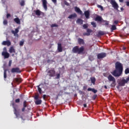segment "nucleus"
Returning <instances> with one entry per match:
<instances>
[{
	"label": "nucleus",
	"instance_id": "58836bf2",
	"mask_svg": "<svg viewBox=\"0 0 129 129\" xmlns=\"http://www.w3.org/2000/svg\"><path fill=\"white\" fill-rule=\"evenodd\" d=\"M34 99H35V100H38L39 99V95H35L34 97Z\"/></svg>",
	"mask_w": 129,
	"mask_h": 129
},
{
	"label": "nucleus",
	"instance_id": "20e7f679",
	"mask_svg": "<svg viewBox=\"0 0 129 129\" xmlns=\"http://www.w3.org/2000/svg\"><path fill=\"white\" fill-rule=\"evenodd\" d=\"M108 80H109V81H110V82H112L111 86V87H114V86H115V78H114V77H112L111 76V75H109L108 77Z\"/></svg>",
	"mask_w": 129,
	"mask_h": 129
},
{
	"label": "nucleus",
	"instance_id": "338daca9",
	"mask_svg": "<svg viewBox=\"0 0 129 129\" xmlns=\"http://www.w3.org/2000/svg\"><path fill=\"white\" fill-rule=\"evenodd\" d=\"M89 60H93L91 59V57H90V56L89 57Z\"/></svg>",
	"mask_w": 129,
	"mask_h": 129
},
{
	"label": "nucleus",
	"instance_id": "79ce46f5",
	"mask_svg": "<svg viewBox=\"0 0 129 129\" xmlns=\"http://www.w3.org/2000/svg\"><path fill=\"white\" fill-rule=\"evenodd\" d=\"M4 25H7L8 24V20H4L3 21Z\"/></svg>",
	"mask_w": 129,
	"mask_h": 129
},
{
	"label": "nucleus",
	"instance_id": "2f4dec72",
	"mask_svg": "<svg viewBox=\"0 0 129 129\" xmlns=\"http://www.w3.org/2000/svg\"><path fill=\"white\" fill-rule=\"evenodd\" d=\"M105 33H104V32L103 31H100L98 32V35H99V36H103V35H105Z\"/></svg>",
	"mask_w": 129,
	"mask_h": 129
},
{
	"label": "nucleus",
	"instance_id": "f257e3e1",
	"mask_svg": "<svg viewBox=\"0 0 129 129\" xmlns=\"http://www.w3.org/2000/svg\"><path fill=\"white\" fill-rule=\"evenodd\" d=\"M115 70L111 73V74L115 77H119V76L122 74L123 66L120 62L116 61L115 63Z\"/></svg>",
	"mask_w": 129,
	"mask_h": 129
},
{
	"label": "nucleus",
	"instance_id": "6ab92c4d",
	"mask_svg": "<svg viewBox=\"0 0 129 129\" xmlns=\"http://www.w3.org/2000/svg\"><path fill=\"white\" fill-rule=\"evenodd\" d=\"M22 81H23V80L21 78H16L14 79V82H16V83H21Z\"/></svg>",
	"mask_w": 129,
	"mask_h": 129
},
{
	"label": "nucleus",
	"instance_id": "b1692460",
	"mask_svg": "<svg viewBox=\"0 0 129 129\" xmlns=\"http://www.w3.org/2000/svg\"><path fill=\"white\" fill-rule=\"evenodd\" d=\"M78 42L79 45H84V40L81 38L78 39Z\"/></svg>",
	"mask_w": 129,
	"mask_h": 129
},
{
	"label": "nucleus",
	"instance_id": "49530a36",
	"mask_svg": "<svg viewBox=\"0 0 129 129\" xmlns=\"http://www.w3.org/2000/svg\"><path fill=\"white\" fill-rule=\"evenodd\" d=\"M25 110H26V107H23V108L21 109V111H22V112H24Z\"/></svg>",
	"mask_w": 129,
	"mask_h": 129
},
{
	"label": "nucleus",
	"instance_id": "423d86ee",
	"mask_svg": "<svg viewBox=\"0 0 129 129\" xmlns=\"http://www.w3.org/2000/svg\"><path fill=\"white\" fill-rule=\"evenodd\" d=\"M34 13H35V15L38 17H40V16L41 15L42 16V17H44L45 16V13L41 12L40 10H34Z\"/></svg>",
	"mask_w": 129,
	"mask_h": 129
},
{
	"label": "nucleus",
	"instance_id": "774afa93",
	"mask_svg": "<svg viewBox=\"0 0 129 129\" xmlns=\"http://www.w3.org/2000/svg\"><path fill=\"white\" fill-rule=\"evenodd\" d=\"M67 93V94H68V93Z\"/></svg>",
	"mask_w": 129,
	"mask_h": 129
},
{
	"label": "nucleus",
	"instance_id": "864d4df0",
	"mask_svg": "<svg viewBox=\"0 0 129 129\" xmlns=\"http://www.w3.org/2000/svg\"><path fill=\"white\" fill-rule=\"evenodd\" d=\"M9 66H12V60L9 61Z\"/></svg>",
	"mask_w": 129,
	"mask_h": 129
},
{
	"label": "nucleus",
	"instance_id": "680f3d73",
	"mask_svg": "<svg viewBox=\"0 0 129 129\" xmlns=\"http://www.w3.org/2000/svg\"><path fill=\"white\" fill-rule=\"evenodd\" d=\"M104 87L105 89H107V86H104Z\"/></svg>",
	"mask_w": 129,
	"mask_h": 129
},
{
	"label": "nucleus",
	"instance_id": "412c9836",
	"mask_svg": "<svg viewBox=\"0 0 129 129\" xmlns=\"http://www.w3.org/2000/svg\"><path fill=\"white\" fill-rule=\"evenodd\" d=\"M84 15L86 19H89V16H90V13L89 12V11L88 10L85 11Z\"/></svg>",
	"mask_w": 129,
	"mask_h": 129
},
{
	"label": "nucleus",
	"instance_id": "f8f14e48",
	"mask_svg": "<svg viewBox=\"0 0 129 129\" xmlns=\"http://www.w3.org/2000/svg\"><path fill=\"white\" fill-rule=\"evenodd\" d=\"M42 2V5L43 8L44 9L45 11H47L48 10V7H47V4L48 2H47V0H41Z\"/></svg>",
	"mask_w": 129,
	"mask_h": 129
},
{
	"label": "nucleus",
	"instance_id": "37998d69",
	"mask_svg": "<svg viewBox=\"0 0 129 129\" xmlns=\"http://www.w3.org/2000/svg\"><path fill=\"white\" fill-rule=\"evenodd\" d=\"M56 79H60V74H56V77H55Z\"/></svg>",
	"mask_w": 129,
	"mask_h": 129
},
{
	"label": "nucleus",
	"instance_id": "aec40b11",
	"mask_svg": "<svg viewBox=\"0 0 129 129\" xmlns=\"http://www.w3.org/2000/svg\"><path fill=\"white\" fill-rule=\"evenodd\" d=\"M57 50L58 52H62L63 49L62 48V44L61 43L57 44Z\"/></svg>",
	"mask_w": 129,
	"mask_h": 129
},
{
	"label": "nucleus",
	"instance_id": "e2e57ef3",
	"mask_svg": "<svg viewBox=\"0 0 129 129\" xmlns=\"http://www.w3.org/2000/svg\"><path fill=\"white\" fill-rule=\"evenodd\" d=\"M125 49H126V47L123 46V50H125Z\"/></svg>",
	"mask_w": 129,
	"mask_h": 129
},
{
	"label": "nucleus",
	"instance_id": "3c124183",
	"mask_svg": "<svg viewBox=\"0 0 129 129\" xmlns=\"http://www.w3.org/2000/svg\"><path fill=\"white\" fill-rule=\"evenodd\" d=\"M11 17V14H7V19H9Z\"/></svg>",
	"mask_w": 129,
	"mask_h": 129
},
{
	"label": "nucleus",
	"instance_id": "13d9d810",
	"mask_svg": "<svg viewBox=\"0 0 129 129\" xmlns=\"http://www.w3.org/2000/svg\"><path fill=\"white\" fill-rule=\"evenodd\" d=\"M46 95H43V99H46Z\"/></svg>",
	"mask_w": 129,
	"mask_h": 129
},
{
	"label": "nucleus",
	"instance_id": "f03ea898",
	"mask_svg": "<svg viewBox=\"0 0 129 129\" xmlns=\"http://www.w3.org/2000/svg\"><path fill=\"white\" fill-rule=\"evenodd\" d=\"M84 51V47L83 46L79 48V46H76L73 48L72 52L73 53L81 54V53H83Z\"/></svg>",
	"mask_w": 129,
	"mask_h": 129
},
{
	"label": "nucleus",
	"instance_id": "0eeeda50",
	"mask_svg": "<svg viewBox=\"0 0 129 129\" xmlns=\"http://www.w3.org/2000/svg\"><path fill=\"white\" fill-rule=\"evenodd\" d=\"M110 4L112 5L113 8H114L115 10L118 9V5H117V3H116L114 0H111Z\"/></svg>",
	"mask_w": 129,
	"mask_h": 129
},
{
	"label": "nucleus",
	"instance_id": "e433bc0d",
	"mask_svg": "<svg viewBox=\"0 0 129 129\" xmlns=\"http://www.w3.org/2000/svg\"><path fill=\"white\" fill-rule=\"evenodd\" d=\"M24 43H25V41H24V40L21 41L19 43L20 46H24Z\"/></svg>",
	"mask_w": 129,
	"mask_h": 129
},
{
	"label": "nucleus",
	"instance_id": "a18cd8bd",
	"mask_svg": "<svg viewBox=\"0 0 129 129\" xmlns=\"http://www.w3.org/2000/svg\"><path fill=\"white\" fill-rule=\"evenodd\" d=\"M15 102H16V103H20V99H16L15 100Z\"/></svg>",
	"mask_w": 129,
	"mask_h": 129
},
{
	"label": "nucleus",
	"instance_id": "a19ab883",
	"mask_svg": "<svg viewBox=\"0 0 129 129\" xmlns=\"http://www.w3.org/2000/svg\"><path fill=\"white\" fill-rule=\"evenodd\" d=\"M103 22L105 23L104 25H105V26H108L109 23L107 21H103Z\"/></svg>",
	"mask_w": 129,
	"mask_h": 129
},
{
	"label": "nucleus",
	"instance_id": "6e6d98bb",
	"mask_svg": "<svg viewBox=\"0 0 129 129\" xmlns=\"http://www.w3.org/2000/svg\"><path fill=\"white\" fill-rule=\"evenodd\" d=\"M86 89H87V86H84L83 87V90H86Z\"/></svg>",
	"mask_w": 129,
	"mask_h": 129
},
{
	"label": "nucleus",
	"instance_id": "39448f33",
	"mask_svg": "<svg viewBox=\"0 0 129 129\" xmlns=\"http://www.w3.org/2000/svg\"><path fill=\"white\" fill-rule=\"evenodd\" d=\"M129 81V77H128L126 80L124 79H122L118 83L119 86H124L126 83H127Z\"/></svg>",
	"mask_w": 129,
	"mask_h": 129
},
{
	"label": "nucleus",
	"instance_id": "1a4fd4ad",
	"mask_svg": "<svg viewBox=\"0 0 129 129\" xmlns=\"http://www.w3.org/2000/svg\"><path fill=\"white\" fill-rule=\"evenodd\" d=\"M105 57H106V53L105 52H102L97 54L98 59H103Z\"/></svg>",
	"mask_w": 129,
	"mask_h": 129
},
{
	"label": "nucleus",
	"instance_id": "c9c22d12",
	"mask_svg": "<svg viewBox=\"0 0 129 129\" xmlns=\"http://www.w3.org/2000/svg\"><path fill=\"white\" fill-rule=\"evenodd\" d=\"M91 24L92 25V26H93V27L94 28H96V23L92 22L91 23Z\"/></svg>",
	"mask_w": 129,
	"mask_h": 129
},
{
	"label": "nucleus",
	"instance_id": "0e129e2a",
	"mask_svg": "<svg viewBox=\"0 0 129 129\" xmlns=\"http://www.w3.org/2000/svg\"><path fill=\"white\" fill-rule=\"evenodd\" d=\"M4 50H5V51H7V48L6 47H4Z\"/></svg>",
	"mask_w": 129,
	"mask_h": 129
},
{
	"label": "nucleus",
	"instance_id": "c85d7f7f",
	"mask_svg": "<svg viewBox=\"0 0 129 129\" xmlns=\"http://www.w3.org/2000/svg\"><path fill=\"white\" fill-rule=\"evenodd\" d=\"M76 23H77L78 24H81V25H82V24H83V20H82L81 19H78Z\"/></svg>",
	"mask_w": 129,
	"mask_h": 129
},
{
	"label": "nucleus",
	"instance_id": "9d476101",
	"mask_svg": "<svg viewBox=\"0 0 129 129\" xmlns=\"http://www.w3.org/2000/svg\"><path fill=\"white\" fill-rule=\"evenodd\" d=\"M12 73H21V71L19 68H14L11 70Z\"/></svg>",
	"mask_w": 129,
	"mask_h": 129
},
{
	"label": "nucleus",
	"instance_id": "9b49d317",
	"mask_svg": "<svg viewBox=\"0 0 129 129\" xmlns=\"http://www.w3.org/2000/svg\"><path fill=\"white\" fill-rule=\"evenodd\" d=\"M19 29H20V27H18L15 29V30L11 31L12 33L14 34V36H15V37H16V36L18 37L19 35L18 34V33H19Z\"/></svg>",
	"mask_w": 129,
	"mask_h": 129
},
{
	"label": "nucleus",
	"instance_id": "4468645a",
	"mask_svg": "<svg viewBox=\"0 0 129 129\" xmlns=\"http://www.w3.org/2000/svg\"><path fill=\"white\" fill-rule=\"evenodd\" d=\"M75 18H77V14H76V13H74L73 14H71L68 17V19L73 20V19H75Z\"/></svg>",
	"mask_w": 129,
	"mask_h": 129
},
{
	"label": "nucleus",
	"instance_id": "de8ad7c7",
	"mask_svg": "<svg viewBox=\"0 0 129 129\" xmlns=\"http://www.w3.org/2000/svg\"><path fill=\"white\" fill-rule=\"evenodd\" d=\"M114 24H115V25H117V24H118V20H115L114 21Z\"/></svg>",
	"mask_w": 129,
	"mask_h": 129
},
{
	"label": "nucleus",
	"instance_id": "4d7b16f0",
	"mask_svg": "<svg viewBox=\"0 0 129 129\" xmlns=\"http://www.w3.org/2000/svg\"><path fill=\"white\" fill-rule=\"evenodd\" d=\"M126 5L127 7H129V2L128 1L126 2Z\"/></svg>",
	"mask_w": 129,
	"mask_h": 129
},
{
	"label": "nucleus",
	"instance_id": "f3484780",
	"mask_svg": "<svg viewBox=\"0 0 129 129\" xmlns=\"http://www.w3.org/2000/svg\"><path fill=\"white\" fill-rule=\"evenodd\" d=\"M40 86H44V84L41 83L39 85L37 86V89L38 90V92L40 94H42V88H40Z\"/></svg>",
	"mask_w": 129,
	"mask_h": 129
},
{
	"label": "nucleus",
	"instance_id": "cd10ccee",
	"mask_svg": "<svg viewBox=\"0 0 129 129\" xmlns=\"http://www.w3.org/2000/svg\"><path fill=\"white\" fill-rule=\"evenodd\" d=\"M42 103V100H36L35 101V104L36 105H40V104H41Z\"/></svg>",
	"mask_w": 129,
	"mask_h": 129
},
{
	"label": "nucleus",
	"instance_id": "a211bd4d",
	"mask_svg": "<svg viewBox=\"0 0 129 129\" xmlns=\"http://www.w3.org/2000/svg\"><path fill=\"white\" fill-rule=\"evenodd\" d=\"M2 44L4 46H11V41H10V40L4 41L3 42Z\"/></svg>",
	"mask_w": 129,
	"mask_h": 129
},
{
	"label": "nucleus",
	"instance_id": "4c0bfd02",
	"mask_svg": "<svg viewBox=\"0 0 129 129\" xmlns=\"http://www.w3.org/2000/svg\"><path fill=\"white\" fill-rule=\"evenodd\" d=\"M97 7L101 9V11H103V7L101 5H98Z\"/></svg>",
	"mask_w": 129,
	"mask_h": 129
},
{
	"label": "nucleus",
	"instance_id": "5701e85b",
	"mask_svg": "<svg viewBox=\"0 0 129 129\" xmlns=\"http://www.w3.org/2000/svg\"><path fill=\"white\" fill-rule=\"evenodd\" d=\"M90 80L91 81V83H92L93 85H95V82H96V79H95V77H91Z\"/></svg>",
	"mask_w": 129,
	"mask_h": 129
},
{
	"label": "nucleus",
	"instance_id": "c03bdc74",
	"mask_svg": "<svg viewBox=\"0 0 129 129\" xmlns=\"http://www.w3.org/2000/svg\"><path fill=\"white\" fill-rule=\"evenodd\" d=\"M83 27L84 29H87V28H88V26L87 25V24H84Z\"/></svg>",
	"mask_w": 129,
	"mask_h": 129
},
{
	"label": "nucleus",
	"instance_id": "473e14b6",
	"mask_svg": "<svg viewBox=\"0 0 129 129\" xmlns=\"http://www.w3.org/2000/svg\"><path fill=\"white\" fill-rule=\"evenodd\" d=\"M23 107H28V103L27 102V101H24L23 102Z\"/></svg>",
	"mask_w": 129,
	"mask_h": 129
},
{
	"label": "nucleus",
	"instance_id": "09e8293b",
	"mask_svg": "<svg viewBox=\"0 0 129 129\" xmlns=\"http://www.w3.org/2000/svg\"><path fill=\"white\" fill-rule=\"evenodd\" d=\"M64 5H66V6H69V3H68V2H67V1H64Z\"/></svg>",
	"mask_w": 129,
	"mask_h": 129
},
{
	"label": "nucleus",
	"instance_id": "5fc2aeb1",
	"mask_svg": "<svg viewBox=\"0 0 129 129\" xmlns=\"http://www.w3.org/2000/svg\"><path fill=\"white\" fill-rule=\"evenodd\" d=\"M96 97H97V95H94L93 96V99H95V98H96Z\"/></svg>",
	"mask_w": 129,
	"mask_h": 129
},
{
	"label": "nucleus",
	"instance_id": "a878e982",
	"mask_svg": "<svg viewBox=\"0 0 129 129\" xmlns=\"http://www.w3.org/2000/svg\"><path fill=\"white\" fill-rule=\"evenodd\" d=\"M87 90L88 91H92L93 93H96L97 92V90H95L94 88H89Z\"/></svg>",
	"mask_w": 129,
	"mask_h": 129
},
{
	"label": "nucleus",
	"instance_id": "4be33fe9",
	"mask_svg": "<svg viewBox=\"0 0 129 129\" xmlns=\"http://www.w3.org/2000/svg\"><path fill=\"white\" fill-rule=\"evenodd\" d=\"M95 21L96 22H101L102 21V17L101 16H99L98 15L95 18Z\"/></svg>",
	"mask_w": 129,
	"mask_h": 129
},
{
	"label": "nucleus",
	"instance_id": "c756f323",
	"mask_svg": "<svg viewBox=\"0 0 129 129\" xmlns=\"http://www.w3.org/2000/svg\"><path fill=\"white\" fill-rule=\"evenodd\" d=\"M8 71L7 69H4V78L5 80L7 79V72Z\"/></svg>",
	"mask_w": 129,
	"mask_h": 129
},
{
	"label": "nucleus",
	"instance_id": "dca6fc26",
	"mask_svg": "<svg viewBox=\"0 0 129 129\" xmlns=\"http://www.w3.org/2000/svg\"><path fill=\"white\" fill-rule=\"evenodd\" d=\"M75 11L79 15H82V11L79 9V8L76 7H75Z\"/></svg>",
	"mask_w": 129,
	"mask_h": 129
},
{
	"label": "nucleus",
	"instance_id": "69168bd1",
	"mask_svg": "<svg viewBox=\"0 0 129 129\" xmlns=\"http://www.w3.org/2000/svg\"><path fill=\"white\" fill-rule=\"evenodd\" d=\"M120 10H121V11H123V8H121Z\"/></svg>",
	"mask_w": 129,
	"mask_h": 129
},
{
	"label": "nucleus",
	"instance_id": "bb28decb",
	"mask_svg": "<svg viewBox=\"0 0 129 129\" xmlns=\"http://www.w3.org/2000/svg\"><path fill=\"white\" fill-rule=\"evenodd\" d=\"M9 52L10 53H16V50H15V48H14V47L11 46L9 49Z\"/></svg>",
	"mask_w": 129,
	"mask_h": 129
},
{
	"label": "nucleus",
	"instance_id": "6e6552de",
	"mask_svg": "<svg viewBox=\"0 0 129 129\" xmlns=\"http://www.w3.org/2000/svg\"><path fill=\"white\" fill-rule=\"evenodd\" d=\"M12 106L14 109V114H15V115H16V117H18V111L17 110V109L18 108V105L15 103H13Z\"/></svg>",
	"mask_w": 129,
	"mask_h": 129
},
{
	"label": "nucleus",
	"instance_id": "bf43d9fd",
	"mask_svg": "<svg viewBox=\"0 0 129 129\" xmlns=\"http://www.w3.org/2000/svg\"><path fill=\"white\" fill-rule=\"evenodd\" d=\"M84 107H87V105H86V104H84Z\"/></svg>",
	"mask_w": 129,
	"mask_h": 129
},
{
	"label": "nucleus",
	"instance_id": "8fccbe9b",
	"mask_svg": "<svg viewBox=\"0 0 129 129\" xmlns=\"http://www.w3.org/2000/svg\"><path fill=\"white\" fill-rule=\"evenodd\" d=\"M47 63H51V62H53V60L51 59H48L47 60Z\"/></svg>",
	"mask_w": 129,
	"mask_h": 129
},
{
	"label": "nucleus",
	"instance_id": "393cba45",
	"mask_svg": "<svg viewBox=\"0 0 129 129\" xmlns=\"http://www.w3.org/2000/svg\"><path fill=\"white\" fill-rule=\"evenodd\" d=\"M14 22L18 25H21V20L19 18H16L14 19Z\"/></svg>",
	"mask_w": 129,
	"mask_h": 129
},
{
	"label": "nucleus",
	"instance_id": "7c9ffc66",
	"mask_svg": "<svg viewBox=\"0 0 129 129\" xmlns=\"http://www.w3.org/2000/svg\"><path fill=\"white\" fill-rule=\"evenodd\" d=\"M116 30V26L115 25H112L111 28V31L113 32V31H115Z\"/></svg>",
	"mask_w": 129,
	"mask_h": 129
},
{
	"label": "nucleus",
	"instance_id": "ea45409f",
	"mask_svg": "<svg viewBox=\"0 0 129 129\" xmlns=\"http://www.w3.org/2000/svg\"><path fill=\"white\" fill-rule=\"evenodd\" d=\"M54 27H58V25L56 24H53L51 25V28H54Z\"/></svg>",
	"mask_w": 129,
	"mask_h": 129
},
{
	"label": "nucleus",
	"instance_id": "7ed1b4c3",
	"mask_svg": "<svg viewBox=\"0 0 129 129\" xmlns=\"http://www.w3.org/2000/svg\"><path fill=\"white\" fill-rule=\"evenodd\" d=\"M47 72V75L49 77H54L56 74V71L55 69L51 68L50 69H48L46 70Z\"/></svg>",
	"mask_w": 129,
	"mask_h": 129
},
{
	"label": "nucleus",
	"instance_id": "ddd939ff",
	"mask_svg": "<svg viewBox=\"0 0 129 129\" xmlns=\"http://www.w3.org/2000/svg\"><path fill=\"white\" fill-rule=\"evenodd\" d=\"M2 56H4L5 59H8L10 57V53L7 51L2 52Z\"/></svg>",
	"mask_w": 129,
	"mask_h": 129
},
{
	"label": "nucleus",
	"instance_id": "2eb2a0df",
	"mask_svg": "<svg viewBox=\"0 0 129 129\" xmlns=\"http://www.w3.org/2000/svg\"><path fill=\"white\" fill-rule=\"evenodd\" d=\"M92 33V30L87 29V33H84L83 35L84 36H90V33Z\"/></svg>",
	"mask_w": 129,
	"mask_h": 129
},
{
	"label": "nucleus",
	"instance_id": "f704fd0d",
	"mask_svg": "<svg viewBox=\"0 0 129 129\" xmlns=\"http://www.w3.org/2000/svg\"><path fill=\"white\" fill-rule=\"evenodd\" d=\"M124 73H125V74H129V68H126L125 70Z\"/></svg>",
	"mask_w": 129,
	"mask_h": 129
},
{
	"label": "nucleus",
	"instance_id": "72a5a7b5",
	"mask_svg": "<svg viewBox=\"0 0 129 129\" xmlns=\"http://www.w3.org/2000/svg\"><path fill=\"white\" fill-rule=\"evenodd\" d=\"M20 6L21 7H24L25 6V1L22 0L20 2Z\"/></svg>",
	"mask_w": 129,
	"mask_h": 129
},
{
	"label": "nucleus",
	"instance_id": "603ef678",
	"mask_svg": "<svg viewBox=\"0 0 129 129\" xmlns=\"http://www.w3.org/2000/svg\"><path fill=\"white\" fill-rule=\"evenodd\" d=\"M52 3H53V4H57V0H51Z\"/></svg>",
	"mask_w": 129,
	"mask_h": 129
},
{
	"label": "nucleus",
	"instance_id": "052dcab7",
	"mask_svg": "<svg viewBox=\"0 0 129 129\" xmlns=\"http://www.w3.org/2000/svg\"><path fill=\"white\" fill-rule=\"evenodd\" d=\"M120 3H123V0H119Z\"/></svg>",
	"mask_w": 129,
	"mask_h": 129
}]
</instances>
